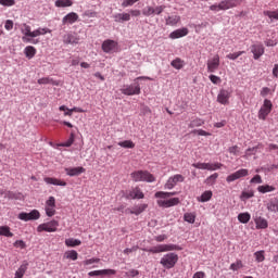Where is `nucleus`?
<instances>
[{"instance_id":"1","label":"nucleus","mask_w":278,"mask_h":278,"mask_svg":"<svg viewBox=\"0 0 278 278\" xmlns=\"http://www.w3.org/2000/svg\"><path fill=\"white\" fill-rule=\"evenodd\" d=\"M154 197L155 199H160L156 201L159 207H175V205H179V198L163 200L168 199L170 197H175V192L159 191L154 194Z\"/></svg>"},{"instance_id":"2","label":"nucleus","mask_w":278,"mask_h":278,"mask_svg":"<svg viewBox=\"0 0 278 278\" xmlns=\"http://www.w3.org/2000/svg\"><path fill=\"white\" fill-rule=\"evenodd\" d=\"M132 181H147L148 184H153L155 181V176L149 170H136L130 174Z\"/></svg>"},{"instance_id":"3","label":"nucleus","mask_w":278,"mask_h":278,"mask_svg":"<svg viewBox=\"0 0 278 278\" xmlns=\"http://www.w3.org/2000/svg\"><path fill=\"white\" fill-rule=\"evenodd\" d=\"M21 33L23 34L22 40L23 42H31L33 45H38L40 41L38 39H31V26L27 25V23H23L20 25Z\"/></svg>"},{"instance_id":"4","label":"nucleus","mask_w":278,"mask_h":278,"mask_svg":"<svg viewBox=\"0 0 278 278\" xmlns=\"http://www.w3.org/2000/svg\"><path fill=\"white\" fill-rule=\"evenodd\" d=\"M270 112H273V101L265 99L263 101L261 109L258 110V114H257L258 119L266 121V118H268V115L270 114Z\"/></svg>"},{"instance_id":"5","label":"nucleus","mask_w":278,"mask_h":278,"mask_svg":"<svg viewBox=\"0 0 278 278\" xmlns=\"http://www.w3.org/2000/svg\"><path fill=\"white\" fill-rule=\"evenodd\" d=\"M60 227V222L53 219L48 223H43L37 227V231L42 233V231H47L48 233H55L58 228Z\"/></svg>"},{"instance_id":"6","label":"nucleus","mask_w":278,"mask_h":278,"mask_svg":"<svg viewBox=\"0 0 278 278\" xmlns=\"http://www.w3.org/2000/svg\"><path fill=\"white\" fill-rule=\"evenodd\" d=\"M179 262V256L175 253H168L161 258V264L164 268H175V264Z\"/></svg>"},{"instance_id":"7","label":"nucleus","mask_w":278,"mask_h":278,"mask_svg":"<svg viewBox=\"0 0 278 278\" xmlns=\"http://www.w3.org/2000/svg\"><path fill=\"white\" fill-rule=\"evenodd\" d=\"M146 251H148V253H164L166 251H181V248L176 244H160Z\"/></svg>"},{"instance_id":"8","label":"nucleus","mask_w":278,"mask_h":278,"mask_svg":"<svg viewBox=\"0 0 278 278\" xmlns=\"http://www.w3.org/2000/svg\"><path fill=\"white\" fill-rule=\"evenodd\" d=\"M184 181H186V177L181 174H176L167 179L165 190H173L177 184H184Z\"/></svg>"},{"instance_id":"9","label":"nucleus","mask_w":278,"mask_h":278,"mask_svg":"<svg viewBox=\"0 0 278 278\" xmlns=\"http://www.w3.org/2000/svg\"><path fill=\"white\" fill-rule=\"evenodd\" d=\"M193 168H198L199 170H218L223 168L222 163H193Z\"/></svg>"},{"instance_id":"10","label":"nucleus","mask_w":278,"mask_h":278,"mask_svg":"<svg viewBox=\"0 0 278 278\" xmlns=\"http://www.w3.org/2000/svg\"><path fill=\"white\" fill-rule=\"evenodd\" d=\"M17 218L25 223L29 220H38V218H40V212L38 210H33L30 213L22 212L18 214Z\"/></svg>"},{"instance_id":"11","label":"nucleus","mask_w":278,"mask_h":278,"mask_svg":"<svg viewBox=\"0 0 278 278\" xmlns=\"http://www.w3.org/2000/svg\"><path fill=\"white\" fill-rule=\"evenodd\" d=\"M122 94H126V97H134V94H140V85H127L123 89H121Z\"/></svg>"},{"instance_id":"12","label":"nucleus","mask_w":278,"mask_h":278,"mask_svg":"<svg viewBox=\"0 0 278 278\" xmlns=\"http://www.w3.org/2000/svg\"><path fill=\"white\" fill-rule=\"evenodd\" d=\"M249 176V169H239L227 176L226 181L231 184L232 181H237V179H242V177Z\"/></svg>"},{"instance_id":"13","label":"nucleus","mask_w":278,"mask_h":278,"mask_svg":"<svg viewBox=\"0 0 278 278\" xmlns=\"http://www.w3.org/2000/svg\"><path fill=\"white\" fill-rule=\"evenodd\" d=\"M46 215L51 218L52 216H55V198L49 197V199L46 201L45 206Z\"/></svg>"},{"instance_id":"14","label":"nucleus","mask_w":278,"mask_h":278,"mask_svg":"<svg viewBox=\"0 0 278 278\" xmlns=\"http://www.w3.org/2000/svg\"><path fill=\"white\" fill-rule=\"evenodd\" d=\"M208 73H216L217 68L220 66V56L215 54L211 60L206 63Z\"/></svg>"},{"instance_id":"15","label":"nucleus","mask_w":278,"mask_h":278,"mask_svg":"<svg viewBox=\"0 0 278 278\" xmlns=\"http://www.w3.org/2000/svg\"><path fill=\"white\" fill-rule=\"evenodd\" d=\"M253 220L256 229H268V220L264 218L262 214L255 213V215H253Z\"/></svg>"},{"instance_id":"16","label":"nucleus","mask_w":278,"mask_h":278,"mask_svg":"<svg viewBox=\"0 0 278 278\" xmlns=\"http://www.w3.org/2000/svg\"><path fill=\"white\" fill-rule=\"evenodd\" d=\"M116 49H118V42L112 39H106L102 43V51H104V53H114Z\"/></svg>"},{"instance_id":"17","label":"nucleus","mask_w":278,"mask_h":278,"mask_svg":"<svg viewBox=\"0 0 278 278\" xmlns=\"http://www.w3.org/2000/svg\"><path fill=\"white\" fill-rule=\"evenodd\" d=\"M229 99H231V91L222 89L217 94V102L222 105H229Z\"/></svg>"},{"instance_id":"18","label":"nucleus","mask_w":278,"mask_h":278,"mask_svg":"<svg viewBox=\"0 0 278 278\" xmlns=\"http://www.w3.org/2000/svg\"><path fill=\"white\" fill-rule=\"evenodd\" d=\"M189 33H190V30H188L187 27L178 28L169 34V38L172 40H177L179 38H184V37L188 36Z\"/></svg>"},{"instance_id":"19","label":"nucleus","mask_w":278,"mask_h":278,"mask_svg":"<svg viewBox=\"0 0 278 278\" xmlns=\"http://www.w3.org/2000/svg\"><path fill=\"white\" fill-rule=\"evenodd\" d=\"M264 46L262 43H255L251 46V52L253 53L254 60H260L261 55H264Z\"/></svg>"},{"instance_id":"20","label":"nucleus","mask_w":278,"mask_h":278,"mask_svg":"<svg viewBox=\"0 0 278 278\" xmlns=\"http://www.w3.org/2000/svg\"><path fill=\"white\" fill-rule=\"evenodd\" d=\"M78 21H79V15L75 12H71L63 17L62 23L63 25H73Z\"/></svg>"},{"instance_id":"21","label":"nucleus","mask_w":278,"mask_h":278,"mask_svg":"<svg viewBox=\"0 0 278 278\" xmlns=\"http://www.w3.org/2000/svg\"><path fill=\"white\" fill-rule=\"evenodd\" d=\"M105 275H116V270L115 269H98V270L88 273L89 277H103Z\"/></svg>"},{"instance_id":"22","label":"nucleus","mask_w":278,"mask_h":278,"mask_svg":"<svg viewBox=\"0 0 278 278\" xmlns=\"http://www.w3.org/2000/svg\"><path fill=\"white\" fill-rule=\"evenodd\" d=\"M65 173H66V175H68V177H78V175L86 173V168H84V167H66Z\"/></svg>"},{"instance_id":"23","label":"nucleus","mask_w":278,"mask_h":278,"mask_svg":"<svg viewBox=\"0 0 278 278\" xmlns=\"http://www.w3.org/2000/svg\"><path fill=\"white\" fill-rule=\"evenodd\" d=\"M178 23H181V16L175 14V15H168L165 18V24L168 25L169 27H175L177 26Z\"/></svg>"},{"instance_id":"24","label":"nucleus","mask_w":278,"mask_h":278,"mask_svg":"<svg viewBox=\"0 0 278 278\" xmlns=\"http://www.w3.org/2000/svg\"><path fill=\"white\" fill-rule=\"evenodd\" d=\"M219 10H230V8H236L238 2L236 0H223L218 3Z\"/></svg>"},{"instance_id":"25","label":"nucleus","mask_w":278,"mask_h":278,"mask_svg":"<svg viewBox=\"0 0 278 278\" xmlns=\"http://www.w3.org/2000/svg\"><path fill=\"white\" fill-rule=\"evenodd\" d=\"M127 199H144V193L139 187L134 188L129 191Z\"/></svg>"},{"instance_id":"26","label":"nucleus","mask_w":278,"mask_h":278,"mask_svg":"<svg viewBox=\"0 0 278 278\" xmlns=\"http://www.w3.org/2000/svg\"><path fill=\"white\" fill-rule=\"evenodd\" d=\"M46 34H51V29L39 27L30 33V40L38 38V36H45Z\"/></svg>"},{"instance_id":"27","label":"nucleus","mask_w":278,"mask_h":278,"mask_svg":"<svg viewBox=\"0 0 278 278\" xmlns=\"http://www.w3.org/2000/svg\"><path fill=\"white\" fill-rule=\"evenodd\" d=\"M64 45H79V36L70 34L63 39Z\"/></svg>"},{"instance_id":"28","label":"nucleus","mask_w":278,"mask_h":278,"mask_svg":"<svg viewBox=\"0 0 278 278\" xmlns=\"http://www.w3.org/2000/svg\"><path fill=\"white\" fill-rule=\"evenodd\" d=\"M266 208L268 210V212H274V214H277V212H278V199L273 198L271 200H269L266 204Z\"/></svg>"},{"instance_id":"29","label":"nucleus","mask_w":278,"mask_h":278,"mask_svg":"<svg viewBox=\"0 0 278 278\" xmlns=\"http://www.w3.org/2000/svg\"><path fill=\"white\" fill-rule=\"evenodd\" d=\"M43 181H46L50 186H66V181L58 178L46 177L43 178Z\"/></svg>"},{"instance_id":"30","label":"nucleus","mask_w":278,"mask_h":278,"mask_svg":"<svg viewBox=\"0 0 278 278\" xmlns=\"http://www.w3.org/2000/svg\"><path fill=\"white\" fill-rule=\"evenodd\" d=\"M29 266V263L24 262L18 269L15 271L14 278H23L25 276V273H27V267Z\"/></svg>"},{"instance_id":"31","label":"nucleus","mask_w":278,"mask_h":278,"mask_svg":"<svg viewBox=\"0 0 278 278\" xmlns=\"http://www.w3.org/2000/svg\"><path fill=\"white\" fill-rule=\"evenodd\" d=\"M115 23H122L131 21V15L129 13H117L114 15Z\"/></svg>"},{"instance_id":"32","label":"nucleus","mask_w":278,"mask_h":278,"mask_svg":"<svg viewBox=\"0 0 278 278\" xmlns=\"http://www.w3.org/2000/svg\"><path fill=\"white\" fill-rule=\"evenodd\" d=\"M79 257V254L75 250H70L64 253L65 260H72V262H76V260Z\"/></svg>"},{"instance_id":"33","label":"nucleus","mask_w":278,"mask_h":278,"mask_svg":"<svg viewBox=\"0 0 278 278\" xmlns=\"http://www.w3.org/2000/svg\"><path fill=\"white\" fill-rule=\"evenodd\" d=\"M55 8H71L73 7L72 0H56L54 2Z\"/></svg>"},{"instance_id":"34","label":"nucleus","mask_w":278,"mask_h":278,"mask_svg":"<svg viewBox=\"0 0 278 278\" xmlns=\"http://www.w3.org/2000/svg\"><path fill=\"white\" fill-rule=\"evenodd\" d=\"M170 64L173 68H176V71H181V68H184L186 63L180 58H176L175 60L172 61Z\"/></svg>"},{"instance_id":"35","label":"nucleus","mask_w":278,"mask_h":278,"mask_svg":"<svg viewBox=\"0 0 278 278\" xmlns=\"http://www.w3.org/2000/svg\"><path fill=\"white\" fill-rule=\"evenodd\" d=\"M147 207H149V204H139L137 206H134L132 214H135V216H140V214H142V212H144Z\"/></svg>"},{"instance_id":"36","label":"nucleus","mask_w":278,"mask_h":278,"mask_svg":"<svg viewBox=\"0 0 278 278\" xmlns=\"http://www.w3.org/2000/svg\"><path fill=\"white\" fill-rule=\"evenodd\" d=\"M24 53L26 55V58H28V60H31V58H34L37 53V50L34 48V46H27L24 49Z\"/></svg>"},{"instance_id":"37","label":"nucleus","mask_w":278,"mask_h":278,"mask_svg":"<svg viewBox=\"0 0 278 278\" xmlns=\"http://www.w3.org/2000/svg\"><path fill=\"white\" fill-rule=\"evenodd\" d=\"M257 191L261 192V194H266V192H275V187L270 185H262L257 187Z\"/></svg>"},{"instance_id":"38","label":"nucleus","mask_w":278,"mask_h":278,"mask_svg":"<svg viewBox=\"0 0 278 278\" xmlns=\"http://www.w3.org/2000/svg\"><path fill=\"white\" fill-rule=\"evenodd\" d=\"M0 236H4L5 238H14V233L10 231V226H1Z\"/></svg>"},{"instance_id":"39","label":"nucleus","mask_w":278,"mask_h":278,"mask_svg":"<svg viewBox=\"0 0 278 278\" xmlns=\"http://www.w3.org/2000/svg\"><path fill=\"white\" fill-rule=\"evenodd\" d=\"M184 220L186 223H189L190 225H194V222L197 220V214L195 213H185Z\"/></svg>"},{"instance_id":"40","label":"nucleus","mask_w":278,"mask_h":278,"mask_svg":"<svg viewBox=\"0 0 278 278\" xmlns=\"http://www.w3.org/2000/svg\"><path fill=\"white\" fill-rule=\"evenodd\" d=\"M203 125H205V121H203V119H201V118H194V119H192L191 122H190V124H189V128L190 129H194V127H201V126H203Z\"/></svg>"},{"instance_id":"41","label":"nucleus","mask_w":278,"mask_h":278,"mask_svg":"<svg viewBox=\"0 0 278 278\" xmlns=\"http://www.w3.org/2000/svg\"><path fill=\"white\" fill-rule=\"evenodd\" d=\"M264 16H268L271 22L278 21V10L275 11H264L263 12Z\"/></svg>"},{"instance_id":"42","label":"nucleus","mask_w":278,"mask_h":278,"mask_svg":"<svg viewBox=\"0 0 278 278\" xmlns=\"http://www.w3.org/2000/svg\"><path fill=\"white\" fill-rule=\"evenodd\" d=\"M238 220H239V223H242L243 225H247V223H249V220H251V214L240 213L238 215Z\"/></svg>"},{"instance_id":"43","label":"nucleus","mask_w":278,"mask_h":278,"mask_svg":"<svg viewBox=\"0 0 278 278\" xmlns=\"http://www.w3.org/2000/svg\"><path fill=\"white\" fill-rule=\"evenodd\" d=\"M118 147H122L123 149H134L136 147V143L131 140H125V141H119Z\"/></svg>"},{"instance_id":"44","label":"nucleus","mask_w":278,"mask_h":278,"mask_svg":"<svg viewBox=\"0 0 278 278\" xmlns=\"http://www.w3.org/2000/svg\"><path fill=\"white\" fill-rule=\"evenodd\" d=\"M210 199H212V191H204L198 201L201 203H207Z\"/></svg>"},{"instance_id":"45","label":"nucleus","mask_w":278,"mask_h":278,"mask_svg":"<svg viewBox=\"0 0 278 278\" xmlns=\"http://www.w3.org/2000/svg\"><path fill=\"white\" fill-rule=\"evenodd\" d=\"M73 112H77L79 114H84V109L81 108H73V109H67V111L64 112V116H73Z\"/></svg>"},{"instance_id":"46","label":"nucleus","mask_w":278,"mask_h":278,"mask_svg":"<svg viewBox=\"0 0 278 278\" xmlns=\"http://www.w3.org/2000/svg\"><path fill=\"white\" fill-rule=\"evenodd\" d=\"M65 244L72 248L79 247L81 244V240L70 238L65 240Z\"/></svg>"},{"instance_id":"47","label":"nucleus","mask_w":278,"mask_h":278,"mask_svg":"<svg viewBox=\"0 0 278 278\" xmlns=\"http://www.w3.org/2000/svg\"><path fill=\"white\" fill-rule=\"evenodd\" d=\"M155 13L154 8L151 5H148L142 9L143 16H153Z\"/></svg>"},{"instance_id":"48","label":"nucleus","mask_w":278,"mask_h":278,"mask_svg":"<svg viewBox=\"0 0 278 278\" xmlns=\"http://www.w3.org/2000/svg\"><path fill=\"white\" fill-rule=\"evenodd\" d=\"M75 142V132H71L67 141L60 143L59 147H71Z\"/></svg>"},{"instance_id":"49","label":"nucleus","mask_w":278,"mask_h":278,"mask_svg":"<svg viewBox=\"0 0 278 278\" xmlns=\"http://www.w3.org/2000/svg\"><path fill=\"white\" fill-rule=\"evenodd\" d=\"M244 51H238V52H233V53H229L226 55L227 60H238V58H240V55H244Z\"/></svg>"},{"instance_id":"50","label":"nucleus","mask_w":278,"mask_h":278,"mask_svg":"<svg viewBox=\"0 0 278 278\" xmlns=\"http://www.w3.org/2000/svg\"><path fill=\"white\" fill-rule=\"evenodd\" d=\"M99 262H101V258L92 257L84 261L83 264L84 266H90L92 264H99Z\"/></svg>"},{"instance_id":"51","label":"nucleus","mask_w":278,"mask_h":278,"mask_svg":"<svg viewBox=\"0 0 278 278\" xmlns=\"http://www.w3.org/2000/svg\"><path fill=\"white\" fill-rule=\"evenodd\" d=\"M254 193L253 191H243L241 193V201H247L248 199H253Z\"/></svg>"},{"instance_id":"52","label":"nucleus","mask_w":278,"mask_h":278,"mask_svg":"<svg viewBox=\"0 0 278 278\" xmlns=\"http://www.w3.org/2000/svg\"><path fill=\"white\" fill-rule=\"evenodd\" d=\"M228 153H230L231 155H240V148L238 146H232L230 148H228Z\"/></svg>"},{"instance_id":"53","label":"nucleus","mask_w":278,"mask_h":278,"mask_svg":"<svg viewBox=\"0 0 278 278\" xmlns=\"http://www.w3.org/2000/svg\"><path fill=\"white\" fill-rule=\"evenodd\" d=\"M15 0H0V5H4L5 8H12V5H15Z\"/></svg>"},{"instance_id":"54","label":"nucleus","mask_w":278,"mask_h":278,"mask_svg":"<svg viewBox=\"0 0 278 278\" xmlns=\"http://www.w3.org/2000/svg\"><path fill=\"white\" fill-rule=\"evenodd\" d=\"M254 257H255L256 262H264V260H266V257L264 256V251L255 252Z\"/></svg>"},{"instance_id":"55","label":"nucleus","mask_w":278,"mask_h":278,"mask_svg":"<svg viewBox=\"0 0 278 278\" xmlns=\"http://www.w3.org/2000/svg\"><path fill=\"white\" fill-rule=\"evenodd\" d=\"M242 261H237L230 265V270H240L242 268Z\"/></svg>"},{"instance_id":"56","label":"nucleus","mask_w":278,"mask_h":278,"mask_svg":"<svg viewBox=\"0 0 278 278\" xmlns=\"http://www.w3.org/2000/svg\"><path fill=\"white\" fill-rule=\"evenodd\" d=\"M216 179H218V173H215L206 178V184H215Z\"/></svg>"},{"instance_id":"57","label":"nucleus","mask_w":278,"mask_h":278,"mask_svg":"<svg viewBox=\"0 0 278 278\" xmlns=\"http://www.w3.org/2000/svg\"><path fill=\"white\" fill-rule=\"evenodd\" d=\"M7 31H12L14 29V22L12 20H7L4 24Z\"/></svg>"},{"instance_id":"58","label":"nucleus","mask_w":278,"mask_h":278,"mask_svg":"<svg viewBox=\"0 0 278 278\" xmlns=\"http://www.w3.org/2000/svg\"><path fill=\"white\" fill-rule=\"evenodd\" d=\"M164 10H166V5H157L154 8V15L160 16V14H162V12H164Z\"/></svg>"},{"instance_id":"59","label":"nucleus","mask_w":278,"mask_h":278,"mask_svg":"<svg viewBox=\"0 0 278 278\" xmlns=\"http://www.w3.org/2000/svg\"><path fill=\"white\" fill-rule=\"evenodd\" d=\"M208 79L212 81V84L218 85L220 84L223 80L220 79V77L216 76V75H210Z\"/></svg>"},{"instance_id":"60","label":"nucleus","mask_w":278,"mask_h":278,"mask_svg":"<svg viewBox=\"0 0 278 278\" xmlns=\"http://www.w3.org/2000/svg\"><path fill=\"white\" fill-rule=\"evenodd\" d=\"M268 94H273V91L268 87H263L261 89V97H268Z\"/></svg>"},{"instance_id":"61","label":"nucleus","mask_w":278,"mask_h":278,"mask_svg":"<svg viewBox=\"0 0 278 278\" xmlns=\"http://www.w3.org/2000/svg\"><path fill=\"white\" fill-rule=\"evenodd\" d=\"M38 84L41 86L47 85V84H53V79H51L49 77L40 78V79H38Z\"/></svg>"},{"instance_id":"62","label":"nucleus","mask_w":278,"mask_h":278,"mask_svg":"<svg viewBox=\"0 0 278 278\" xmlns=\"http://www.w3.org/2000/svg\"><path fill=\"white\" fill-rule=\"evenodd\" d=\"M140 275V271L138 269H130L126 273V277H138Z\"/></svg>"},{"instance_id":"63","label":"nucleus","mask_w":278,"mask_h":278,"mask_svg":"<svg viewBox=\"0 0 278 278\" xmlns=\"http://www.w3.org/2000/svg\"><path fill=\"white\" fill-rule=\"evenodd\" d=\"M260 147H262V144H258V146L253 147V148H249L245 151V155H251L252 153H257V149H260Z\"/></svg>"},{"instance_id":"64","label":"nucleus","mask_w":278,"mask_h":278,"mask_svg":"<svg viewBox=\"0 0 278 278\" xmlns=\"http://www.w3.org/2000/svg\"><path fill=\"white\" fill-rule=\"evenodd\" d=\"M263 180H262V176L260 175H255L251 180H250V184H262Z\"/></svg>"}]
</instances>
